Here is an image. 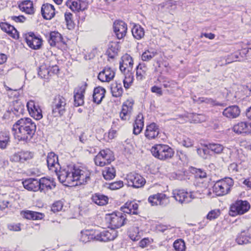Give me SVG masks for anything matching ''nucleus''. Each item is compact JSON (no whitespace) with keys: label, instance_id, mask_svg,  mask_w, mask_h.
Instances as JSON below:
<instances>
[{"label":"nucleus","instance_id":"e433bc0d","mask_svg":"<svg viewBox=\"0 0 251 251\" xmlns=\"http://www.w3.org/2000/svg\"><path fill=\"white\" fill-rule=\"evenodd\" d=\"M10 134L7 131L0 132V148L5 149L10 143Z\"/></svg>","mask_w":251,"mask_h":251},{"label":"nucleus","instance_id":"2eb2a0df","mask_svg":"<svg viewBox=\"0 0 251 251\" xmlns=\"http://www.w3.org/2000/svg\"><path fill=\"white\" fill-rule=\"evenodd\" d=\"M114 31L119 39L124 38L127 32V25L122 21H116L113 25Z\"/></svg>","mask_w":251,"mask_h":251},{"label":"nucleus","instance_id":"58836bf2","mask_svg":"<svg viewBox=\"0 0 251 251\" xmlns=\"http://www.w3.org/2000/svg\"><path fill=\"white\" fill-rule=\"evenodd\" d=\"M148 68L145 64H139L136 67V78L142 80L145 78Z\"/></svg>","mask_w":251,"mask_h":251},{"label":"nucleus","instance_id":"cd10ccee","mask_svg":"<svg viewBox=\"0 0 251 251\" xmlns=\"http://www.w3.org/2000/svg\"><path fill=\"white\" fill-rule=\"evenodd\" d=\"M236 241L239 245L251 243V230L242 231L237 236Z\"/></svg>","mask_w":251,"mask_h":251},{"label":"nucleus","instance_id":"4c0bfd02","mask_svg":"<svg viewBox=\"0 0 251 251\" xmlns=\"http://www.w3.org/2000/svg\"><path fill=\"white\" fill-rule=\"evenodd\" d=\"M249 126L246 122H240L234 126L233 130L238 133H246L249 131Z\"/></svg>","mask_w":251,"mask_h":251},{"label":"nucleus","instance_id":"603ef678","mask_svg":"<svg viewBox=\"0 0 251 251\" xmlns=\"http://www.w3.org/2000/svg\"><path fill=\"white\" fill-rule=\"evenodd\" d=\"M194 100L199 103L204 102V103H206L207 104H210L212 105H218V103H217L214 100H213L211 98L202 97V98H199L197 100Z\"/></svg>","mask_w":251,"mask_h":251},{"label":"nucleus","instance_id":"ea45409f","mask_svg":"<svg viewBox=\"0 0 251 251\" xmlns=\"http://www.w3.org/2000/svg\"><path fill=\"white\" fill-rule=\"evenodd\" d=\"M132 34L135 38L138 40L141 39L144 36V29L141 25H135L132 29Z\"/></svg>","mask_w":251,"mask_h":251},{"label":"nucleus","instance_id":"680f3d73","mask_svg":"<svg viewBox=\"0 0 251 251\" xmlns=\"http://www.w3.org/2000/svg\"><path fill=\"white\" fill-rule=\"evenodd\" d=\"M7 94L11 98H17L19 96V92L17 90H12L7 87Z\"/></svg>","mask_w":251,"mask_h":251},{"label":"nucleus","instance_id":"b1692460","mask_svg":"<svg viewBox=\"0 0 251 251\" xmlns=\"http://www.w3.org/2000/svg\"><path fill=\"white\" fill-rule=\"evenodd\" d=\"M41 13L44 19L50 20L55 15V9L50 4H44L42 6Z\"/></svg>","mask_w":251,"mask_h":251},{"label":"nucleus","instance_id":"a18cd8bd","mask_svg":"<svg viewBox=\"0 0 251 251\" xmlns=\"http://www.w3.org/2000/svg\"><path fill=\"white\" fill-rule=\"evenodd\" d=\"M115 170L113 167H106L102 171V175L106 180H111L115 176Z\"/></svg>","mask_w":251,"mask_h":251},{"label":"nucleus","instance_id":"c9c22d12","mask_svg":"<svg viewBox=\"0 0 251 251\" xmlns=\"http://www.w3.org/2000/svg\"><path fill=\"white\" fill-rule=\"evenodd\" d=\"M21 10L28 14L34 13V8L32 1L29 0H25L19 5Z\"/></svg>","mask_w":251,"mask_h":251},{"label":"nucleus","instance_id":"49530a36","mask_svg":"<svg viewBox=\"0 0 251 251\" xmlns=\"http://www.w3.org/2000/svg\"><path fill=\"white\" fill-rule=\"evenodd\" d=\"M134 78L133 75L130 71L128 72L125 75V79L123 80L124 85L126 89H128L130 87L133 83Z\"/></svg>","mask_w":251,"mask_h":251},{"label":"nucleus","instance_id":"c756f323","mask_svg":"<svg viewBox=\"0 0 251 251\" xmlns=\"http://www.w3.org/2000/svg\"><path fill=\"white\" fill-rule=\"evenodd\" d=\"M39 189L40 192H46L49 190L52 189L53 186V181L50 179L46 177H42L38 180Z\"/></svg>","mask_w":251,"mask_h":251},{"label":"nucleus","instance_id":"1a4fd4ad","mask_svg":"<svg viewBox=\"0 0 251 251\" xmlns=\"http://www.w3.org/2000/svg\"><path fill=\"white\" fill-rule=\"evenodd\" d=\"M250 208V204L247 201H238L230 206L231 215L234 216L242 215L247 212Z\"/></svg>","mask_w":251,"mask_h":251},{"label":"nucleus","instance_id":"7ed1b4c3","mask_svg":"<svg viewBox=\"0 0 251 251\" xmlns=\"http://www.w3.org/2000/svg\"><path fill=\"white\" fill-rule=\"evenodd\" d=\"M152 154L160 160H166L172 158L174 154L173 150L167 145L158 144L151 149Z\"/></svg>","mask_w":251,"mask_h":251},{"label":"nucleus","instance_id":"5701e85b","mask_svg":"<svg viewBox=\"0 0 251 251\" xmlns=\"http://www.w3.org/2000/svg\"><path fill=\"white\" fill-rule=\"evenodd\" d=\"M121 211L129 214H138V204L135 201H127L121 207Z\"/></svg>","mask_w":251,"mask_h":251},{"label":"nucleus","instance_id":"412c9836","mask_svg":"<svg viewBox=\"0 0 251 251\" xmlns=\"http://www.w3.org/2000/svg\"><path fill=\"white\" fill-rule=\"evenodd\" d=\"M133 65L132 58L127 54L122 57V61L120 63V69L122 72H125L126 70L129 72L132 70Z\"/></svg>","mask_w":251,"mask_h":251},{"label":"nucleus","instance_id":"f704fd0d","mask_svg":"<svg viewBox=\"0 0 251 251\" xmlns=\"http://www.w3.org/2000/svg\"><path fill=\"white\" fill-rule=\"evenodd\" d=\"M62 35L57 31H52L50 33L49 42L51 46H55L57 44L62 42Z\"/></svg>","mask_w":251,"mask_h":251},{"label":"nucleus","instance_id":"f3484780","mask_svg":"<svg viewBox=\"0 0 251 251\" xmlns=\"http://www.w3.org/2000/svg\"><path fill=\"white\" fill-rule=\"evenodd\" d=\"M133 102L131 100H126L122 105V108L120 113L122 120L126 121L129 119L133 110Z\"/></svg>","mask_w":251,"mask_h":251},{"label":"nucleus","instance_id":"72a5a7b5","mask_svg":"<svg viewBox=\"0 0 251 251\" xmlns=\"http://www.w3.org/2000/svg\"><path fill=\"white\" fill-rule=\"evenodd\" d=\"M92 200L96 204L102 206L108 203V198L102 194L96 193L92 196Z\"/></svg>","mask_w":251,"mask_h":251},{"label":"nucleus","instance_id":"a878e982","mask_svg":"<svg viewBox=\"0 0 251 251\" xmlns=\"http://www.w3.org/2000/svg\"><path fill=\"white\" fill-rule=\"evenodd\" d=\"M24 188L28 191L36 192L39 191L38 179L35 178H29L23 182Z\"/></svg>","mask_w":251,"mask_h":251},{"label":"nucleus","instance_id":"338daca9","mask_svg":"<svg viewBox=\"0 0 251 251\" xmlns=\"http://www.w3.org/2000/svg\"><path fill=\"white\" fill-rule=\"evenodd\" d=\"M196 176L201 178H204L206 176V173L201 169H197L196 171Z\"/></svg>","mask_w":251,"mask_h":251},{"label":"nucleus","instance_id":"c85d7f7f","mask_svg":"<svg viewBox=\"0 0 251 251\" xmlns=\"http://www.w3.org/2000/svg\"><path fill=\"white\" fill-rule=\"evenodd\" d=\"M106 91L102 87L99 86L94 89L93 92V101L97 104H100L105 96Z\"/></svg>","mask_w":251,"mask_h":251},{"label":"nucleus","instance_id":"f03ea898","mask_svg":"<svg viewBox=\"0 0 251 251\" xmlns=\"http://www.w3.org/2000/svg\"><path fill=\"white\" fill-rule=\"evenodd\" d=\"M36 126L29 118H22L13 125L12 131L16 139L18 141L27 142L33 137Z\"/></svg>","mask_w":251,"mask_h":251},{"label":"nucleus","instance_id":"0eeeda50","mask_svg":"<svg viewBox=\"0 0 251 251\" xmlns=\"http://www.w3.org/2000/svg\"><path fill=\"white\" fill-rule=\"evenodd\" d=\"M105 219L113 229L121 227L126 222V215L121 212H114L106 214Z\"/></svg>","mask_w":251,"mask_h":251},{"label":"nucleus","instance_id":"37998d69","mask_svg":"<svg viewBox=\"0 0 251 251\" xmlns=\"http://www.w3.org/2000/svg\"><path fill=\"white\" fill-rule=\"evenodd\" d=\"M111 91L113 97H121L123 93V89L122 84L121 83H117V82L113 84L111 88Z\"/></svg>","mask_w":251,"mask_h":251},{"label":"nucleus","instance_id":"aec40b11","mask_svg":"<svg viewBox=\"0 0 251 251\" xmlns=\"http://www.w3.org/2000/svg\"><path fill=\"white\" fill-rule=\"evenodd\" d=\"M33 156V154L31 152L28 151H22L14 153L10 158V160L12 162H24L25 161L31 159Z\"/></svg>","mask_w":251,"mask_h":251},{"label":"nucleus","instance_id":"f257e3e1","mask_svg":"<svg viewBox=\"0 0 251 251\" xmlns=\"http://www.w3.org/2000/svg\"><path fill=\"white\" fill-rule=\"evenodd\" d=\"M47 162L49 169L54 172L58 176L60 182L65 183V185H72L76 181L75 185L84 184L90 180L91 173L86 168L77 167L74 166H68L65 168L60 170V165L58 163V156L53 152L48 153Z\"/></svg>","mask_w":251,"mask_h":251},{"label":"nucleus","instance_id":"3c124183","mask_svg":"<svg viewBox=\"0 0 251 251\" xmlns=\"http://www.w3.org/2000/svg\"><path fill=\"white\" fill-rule=\"evenodd\" d=\"M189 117L192 118V122L195 123H201L204 121L205 120L204 115L196 113H193L189 115Z\"/></svg>","mask_w":251,"mask_h":251},{"label":"nucleus","instance_id":"4468645a","mask_svg":"<svg viewBox=\"0 0 251 251\" xmlns=\"http://www.w3.org/2000/svg\"><path fill=\"white\" fill-rule=\"evenodd\" d=\"M86 87V83H82L75 89L74 98V104L75 106L82 105L84 103V94Z\"/></svg>","mask_w":251,"mask_h":251},{"label":"nucleus","instance_id":"c03bdc74","mask_svg":"<svg viewBox=\"0 0 251 251\" xmlns=\"http://www.w3.org/2000/svg\"><path fill=\"white\" fill-rule=\"evenodd\" d=\"M142 236L138 227H133L129 230V237L133 241L139 240Z\"/></svg>","mask_w":251,"mask_h":251},{"label":"nucleus","instance_id":"423d86ee","mask_svg":"<svg viewBox=\"0 0 251 251\" xmlns=\"http://www.w3.org/2000/svg\"><path fill=\"white\" fill-rule=\"evenodd\" d=\"M173 197L180 203H188L194 199L199 198L201 194L198 192L188 193L184 190L176 189L173 192Z\"/></svg>","mask_w":251,"mask_h":251},{"label":"nucleus","instance_id":"bf43d9fd","mask_svg":"<svg viewBox=\"0 0 251 251\" xmlns=\"http://www.w3.org/2000/svg\"><path fill=\"white\" fill-rule=\"evenodd\" d=\"M50 73L49 69H46L44 66L40 67L38 72V75L42 77H46V76L49 75Z\"/></svg>","mask_w":251,"mask_h":251},{"label":"nucleus","instance_id":"13d9d810","mask_svg":"<svg viewBox=\"0 0 251 251\" xmlns=\"http://www.w3.org/2000/svg\"><path fill=\"white\" fill-rule=\"evenodd\" d=\"M180 144L185 147L189 148L193 146V142L189 138L187 137H183L180 142Z\"/></svg>","mask_w":251,"mask_h":251},{"label":"nucleus","instance_id":"7c9ffc66","mask_svg":"<svg viewBox=\"0 0 251 251\" xmlns=\"http://www.w3.org/2000/svg\"><path fill=\"white\" fill-rule=\"evenodd\" d=\"M80 240L83 243H87L92 240L96 241V231L85 230L80 233Z\"/></svg>","mask_w":251,"mask_h":251},{"label":"nucleus","instance_id":"6ab92c4d","mask_svg":"<svg viewBox=\"0 0 251 251\" xmlns=\"http://www.w3.org/2000/svg\"><path fill=\"white\" fill-rule=\"evenodd\" d=\"M159 133L160 129L158 126L152 123L146 126L145 136L149 140H151L157 138Z\"/></svg>","mask_w":251,"mask_h":251},{"label":"nucleus","instance_id":"ddd939ff","mask_svg":"<svg viewBox=\"0 0 251 251\" xmlns=\"http://www.w3.org/2000/svg\"><path fill=\"white\" fill-rule=\"evenodd\" d=\"M96 241L107 242L115 239L117 236L116 230L111 229L109 230H103L101 232L96 231Z\"/></svg>","mask_w":251,"mask_h":251},{"label":"nucleus","instance_id":"20e7f679","mask_svg":"<svg viewBox=\"0 0 251 251\" xmlns=\"http://www.w3.org/2000/svg\"><path fill=\"white\" fill-rule=\"evenodd\" d=\"M67 100L63 96L58 95L54 97L51 104V114L53 117H60L66 112Z\"/></svg>","mask_w":251,"mask_h":251},{"label":"nucleus","instance_id":"9d476101","mask_svg":"<svg viewBox=\"0 0 251 251\" xmlns=\"http://www.w3.org/2000/svg\"><path fill=\"white\" fill-rule=\"evenodd\" d=\"M126 180L128 186L135 188H139L143 187L146 180L140 175L134 173H131L126 176Z\"/></svg>","mask_w":251,"mask_h":251},{"label":"nucleus","instance_id":"2f4dec72","mask_svg":"<svg viewBox=\"0 0 251 251\" xmlns=\"http://www.w3.org/2000/svg\"><path fill=\"white\" fill-rule=\"evenodd\" d=\"M144 126V118L142 114H139L136 117L133 125V133L138 135L141 133Z\"/></svg>","mask_w":251,"mask_h":251},{"label":"nucleus","instance_id":"473e14b6","mask_svg":"<svg viewBox=\"0 0 251 251\" xmlns=\"http://www.w3.org/2000/svg\"><path fill=\"white\" fill-rule=\"evenodd\" d=\"M0 27L3 31L8 33L12 38L15 39L18 38V32L13 26L7 23H2L0 24Z\"/></svg>","mask_w":251,"mask_h":251},{"label":"nucleus","instance_id":"864d4df0","mask_svg":"<svg viewBox=\"0 0 251 251\" xmlns=\"http://www.w3.org/2000/svg\"><path fill=\"white\" fill-rule=\"evenodd\" d=\"M221 214V211L219 209H214L207 214L206 218L209 220H213L217 219Z\"/></svg>","mask_w":251,"mask_h":251},{"label":"nucleus","instance_id":"bb28decb","mask_svg":"<svg viewBox=\"0 0 251 251\" xmlns=\"http://www.w3.org/2000/svg\"><path fill=\"white\" fill-rule=\"evenodd\" d=\"M119 43L117 42H111L108 45L106 53L108 56L112 59L114 58L118 55L120 50Z\"/></svg>","mask_w":251,"mask_h":251},{"label":"nucleus","instance_id":"393cba45","mask_svg":"<svg viewBox=\"0 0 251 251\" xmlns=\"http://www.w3.org/2000/svg\"><path fill=\"white\" fill-rule=\"evenodd\" d=\"M26 41L28 46L33 50L39 49L42 44L41 39L35 37L33 33L26 37Z\"/></svg>","mask_w":251,"mask_h":251},{"label":"nucleus","instance_id":"4be33fe9","mask_svg":"<svg viewBox=\"0 0 251 251\" xmlns=\"http://www.w3.org/2000/svg\"><path fill=\"white\" fill-rule=\"evenodd\" d=\"M239 107L235 105L229 106L223 111V115L228 119H234L238 117L240 114Z\"/></svg>","mask_w":251,"mask_h":251},{"label":"nucleus","instance_id":"39448f33","mask_svg":"<svg viewBox=\"0 0 251 251\" xmlns=\"http://www.w3.org/2000/svg\"><path fill=\"white\" fill-rule=\"evenodd\" d=\"M234 184L230 177H226L217 181L213 187V192L217 196H224L228 194Z\"/></svg>","mask_w":251,"mask_h":251},{"label":"nucleus","instance_id":"dca6fc26","mask_svg":"<svg viewBox=\"0 0 251 251\" xmlns=\"http://www.w3.org/2000/svg\"><path fill=\"white\" fill-rule=\"evenodd\" d=\"M115 75L114 70L109 67H105L99 73L98 78L102 82H109L113 79Z\"/></svg>","mask_w":251,"mask_h":251},{"label":"nucleus","instance_id":"052dcab7","mask_svg":"<svg viewBox=\"0 0 251 251\" xmlns=\"http://www.w3.org/2000/svg\"><path fill=\"white\" fill-rule=\"evenodd\" d=\"M208 150L207 147L204 149H198L197 153L202 158L206 159L207 157Z\"/></svg>","mask_w":251,"mask_h":251},{"label":"nucleus","instance_id":"774afa93","mask_svg":"<svg viewBox=\"0 0 251 251\" xmlns=\"http://www.w3.org/2000/svg\"><path fill=\"white\" fill-rule=\"evenodd\" d=\"M150 243L148 238H145L141 240L139 242V246L142 248H144Z\"/></svg>","mask_w":251,"mask_h":251},{"label":"nucleus","instance_id":"0e129e2a","mask_svg":"<svg viewBox=\"0 0 251 251\" xmlns=\"http://www.w3.org/2000/svg\"><path fill=\"white\" fill-rule=\"evenodd\" d=\"M8 228L10 230L19 231L21 230L20 224H11L8 226Z\"/></svg>","mask_w":251,"mask_h":251},{"label":"nucleus","instance_id":"69168bd1","mask_svg":"<svg viewBox=\"0 0 251 251\" xmlns=\"http://www.w3.org/2000/svg\"><path fill=\"white\" fill-rule=\"evenodd\" d=\"M156 228L158 231L164 232L166 230L170 229L171 228V226L159 224L157 226Z\"/></svg>","mask_w":251,"mask_h":251},{"label":"nucleus","instance_id":"4d7b16f0","mask_svg":"<svg viewBox=\"0 0 251 251\" xmlns=\"http://www.w3.org/2000/svg\"><path fill=\"white\" fill-rule=\"evenodd\" d=\"M124 186L123 182L121 180L115 181L109 184L108 188L111 190H117L122 188Z\"/></svg>","mask_w":251,"mask_h":251},{"label":"nucleus","instance_id":"5fc2aeb1","mask_svg":"<svg viewBox=\"0 0 251 251\" xmlns=\"http://www.w3.org/2000/svg\"><path fill=\"white\" fill-rule=\"evenodd\" d=\"M63 205V204L61 201H57L52 204L51 207V211L54 213L60 211L62 210Z\"/></svg>","mask_w":251,"mask_h":251},{"label":"nucleus","instance_id":"8fccbe9b","mask_svg":"<svg viewBox=\"0 0 251 251\" xmlns=\"http://www.w3.org/2000/svg\"><path fill=\"white\" fill-rule=\"evenodd\" d=\"M174 248L176 251H185V244L182 239H177L174 243Z\"/></svg>","mask_w":251,"mask_h":251},{"label":"nucleus","instance_id":"de8ad7c7","mask_svg":"<svg viewBox=\"0 0 251 251\" xmlns=\"http://www.w3.org/2000/svg\"><path fill=\"white\" fill-rule=\"evenodd\" d=\"M206 147L217 154L221 153L224 150L223 146L220 144L210 143L206 145Z\"/></svg>","mask_w":251,"mask_h":251},{"label":"nucleus","instance_id":"09e8293b","mask_svg":"<svg viewBox=\"0 0 251 251\" xmlns=\"http://www.w3.org/2000/svg\"><path fill=\"white\" fill-rule=\"evenodd\" d=\"M157 54L155 51H150L147 50L145 51L142 55L141 58L143 61H149Z\"/></svg>","mask_w":251,"mask_h":251},{"label":"nucleus","instance_id":"a19ab883","mask_svg":"<svg viewBox=\"0 0 251 251\" xmlns=\"http://www.w3.org/2000/svg\"><path fill=\"white\" fill-rule=\"evenodd\" d=\"M158 80L162 83L163 87L166 88H175L177 84L175 80L163 76L160 77Z\"/></svg>","mask_w":251,"mask_h":251},{"label":"nucleus","instance_id":"e2e57ef3","mask_svg":"<svg viewBox=\"0 0 251 251\" xmlns=\"http://www.w3.org/2000/svg\"><path fill=\"white\" fill-rule=\"evenodd\" d=\"M151 91L152 93H156L158 96H162L163 94L161 87L154 86L151 88Z\"/></svg>","mask_w":251,"mask_h":251},{"label":"nucleus","instance_id":"79ce46f5","mask_svg":"<svg viewBox=\"0 0 251 251\" xmlns=\"http://www.w3.org/2000/svg\"><path fill=\"white\" fill-rule=\"evenodd\" d=\"M24 216L27 219L36 220L42 219L44 217V214L37 212L26 211L24 212Z\"/></svg>","mask_w":251,"mask_h":251},{"label":"nucleus","instance_id":"6e6d98bb","mask_svg":"<svg viewBox=\"0 0 251 251\" xmlns=\"http://www.w3.org/2000/svg\"><path fill=\"white\" fill-rule=\"evenodd\" d=\"M64 16L68 27L69 29H71L73 27V15L71 13H66Z\"/></svg>","mask_w":251,"mask_h":251},{"label":"nucleus","instance_id":"a211bd4d","mask_svg":"<svg viewBox=\"0 0 251 251\" xmlns=\"http://www.w3.org/2000/svg\"><path fill=\"white\" fill-rule=\"evenodd\" d=\"M67 5L73 11H83L87 8L88 3L86 0H68Z\"/></svg>","mask_w":251,"mask_h":251},{"label":"nucleus","instance_id":"f8f14e48","mask_svg":"<svg viewBox=\"0 0 251 251\" xmlns=\"http://www.w3.org/2000/svg\"><path fill=\"white\" fill-rule=\"evenodd\" d=\"M148 201L152 206H166L169 203V199L165 194L157 193L150 196L148 198Z\"/></svg>","mask_w":251,"mask_h":251},{"label":"nucleus","instance_id":"9b49d317","mask_svg":"<svg viewBox=\"0 0 251 251\" xmlns=\"http://www.w3.org/2000/svg\"><path fill=\"white\" fill-rule=\"evenodd\" d=\"M26 107L29 115L37 120L43 117L42 110L39 104L33 100H29L26 103Z\"/></svg>","mask_w":251,"mask_h":251},{"label":"nucleus","instance_id":"6e6552de","mask_svg":"<svg viewBox=\"0 0 251 251\" xmlns=\"http://www.w3.org/2000/svg\"><path fill=\"white\" fill-rule=\"evenodd\" d=\"M114 159L113 152L109 149L101 150L96 155L94 159L97 166L103 167L109 164Z\"/></svg>","mask_w":251,"mask_h":251}]
</instances>
